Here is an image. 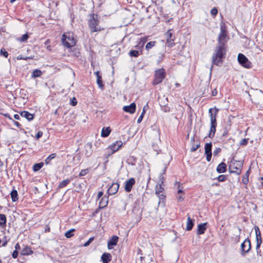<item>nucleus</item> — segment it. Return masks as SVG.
<instances>
[{"label":"nucleus","mask_w":263,"mask_h":263,"mask_svg":"<svg viewBox=\"0 0 263 263\" xmlns=\"http://www.w3.org/2000/svg\"><path fill=\"white\" fill-rule=\"evenodd\" d=\"M229 39L226 27L224 25H221L220 32L218 37V43L212 56L213 64L219 66L222 64V59L224 58L226 54V44Z\"/></svg>","instance_id":"nucleus-1"},{"label":"nucleus","mask_w":263,"mask_h":263,"mask_svg":"<svg viewBox=\"0 0 263 263\" xmlns=\"http://www.w3.org/2000/svg\"><path fill=\"white\" fill-rule=\"evenodd\" d=\"M77 40L76 36L72 32L67 33V48H68V56H72L74 57H78L80 55L79 49L77 47H73L76 45Z\"/></svg>","instance_id":"nucleus-2"},{"label":"nucleus","mask_w":263,"mask_h":263,"mask_svg":"<svg viewBox=\"0 0 263 263\" xmlns=\"http://www.w3.org/2000/svg\"><path fill=\"white\" fill-rule=\"evenodd\" d=\"M99 16L97 14H92L89 15L88 26L91 32L100 31L103 29L99 26Z\"/></svg>","instance_id":"nucleus-3"},{"label":"nucleus","mask_w":263,"mask_h":263,"mask_svg":"<svg viewBox=\"0 0 263 263\" xmlns=\"http://www.w3.org/2000/svg\"><path fill=\"white\" fill-rule=\"evenodd\" d=\"M165 70L162 68L155 71V79L153 82L154 85L161 83L165 77Z\"/></svg>","instance_id":"nucleus-4"},{"label":"nucleus","mask_w":263,"mask_h":263,"mask_svg":"<svg viewBox=\"0 0 263 263\" xmlns=\"http://www.w3.org/2000/svg\"><path fill=\"white\" fill-rule=\"evenodd\" d=\"M242 165L243 163L241 161H232L231 164L229 167L230 172L239 175L241 173V169Z\"/></svg>","instance_id":"nucleus-5"},{"label":"nucleus","mask_w":263,"mask_h":263,"mask_svg":"<svg viewBox=\"0 0 263 263\" xmlns=\"http://www.w3.org/2000/svg\"><path fill=\"white\" fill-rule=\"evenodd\" d=\"M237 59L239 63L243 67L246 68H250L252 67V63L243 54L239 53Z\"/></svg>","instance_id":"nucleus-6"},{"label":"nucleus","mask_w":263,"mask_h":263,"mask_svg":"<svg viewBox=\"0 0 263 263\" xmlns=\"http://www.w3.org/2000/svg\"><path fill=\"white\" fill-rule=\"evenodd\" d=\"M160 179L161 180V183L157 184L155 188V193L157 195L159 199L163 200L165 198V196L163 194H162L164 190L162 186V184L163 183L164 180V178L162 176V174H161L160 176Z\"/></svg>","instance_id":"nucleus-7"},{"label":"nucleus","mask_w":263,"mask_h":263,"mask_svg":"<svg viewBox=\"0 0 263 263\" xmlns=\"http://www.w3.org/2000/svg\"><path fill=\"white\" fill-rule=\"evenodd\" d=\"M251 247L250 240L248 238L246 239L241 245V254L242 256H245L251 249Z\"/></svg>","instance_id":"nucleus-8"},{"label":"nucleus","mask_w":263,"mask_h":263,"mask_svg":"<svg viewBox=\"0 0 263 263\" xmlns=\"http://www.w3.org/2000/svg\"><path fill=\"white\" fill-rule=\"evenodd\" d=\"M212 144L211 142L205 143L204 146V153L206 155V159L208 162H210L211 160L212 155Z\"/></svg>","instance_id":"nucleus-9"},{"label":"nucleus","mask_w":263,"mask_h":263,"mask_svg":"<svg viewBox=\"0 0 263 263\" xmlns=\"http://www.w3.org/2000/svg\"><path fill=\"white\" fill-rule=\"evenodd\" d=\"M254 230H255V232L256 240V250H257V249H259V248L262 243L261 232H260L259 227L258 226H255Z\"/></svg>","instance_id":"nucleus-10"},{"label":"nucleus","mask_w":263,"mask_h":263,"mask_svg":"<svg viewBox=\"0 0 263 263\" xmlns=\"http://www.w3.org/2000/svg\"><path fill=\"white\" fill-rule=\"evenodd\" d=\"M219 109L216 107L214 108H211L209 109V113L210 117V123L217 122L216 117L217 116Z\"/></svg>","instance_id":"nucleus-11"},{"label":"nucleus","mask_w":263,"mask_h":263,"mask_svg":"<svg viewBox=\"0 0 263 263\" xmlns=\"http://www.w3.org/2000/svg\"><path fill=\"white\" fill-rule=\"evenodd\" d=\"M123 143L121 141H117L115 143L112 144L108 148L107 150H110L111 153L113 154L119 149L122 146Z\"/></svg>","instance_id":"nucleus-12"},{"label":"nucleus","mask_w":263,"mask_h":263,"mask_svg":"<svg viewBox=\"0 0 263 263\" xmlns=\"http://www.w3.org/2000/svg\"><path fill=\"white\" fill-rule=\"evenodd\" d=\"M135 180L134 178H130L125 182L124 190L126 192L131 191L133 186L135 183Z\"/></svg>","instance_id":"nucleus-13"},{"label":"nucleus","mask_w":263,"mask_h":263,"mask_svg":"<svg viewBox=\"0 0 263 263\" xmlns=\"http://www.w3.org/2000/svg\"><path fill=\"white\" fill-rule=\"evenodd\" d=\"M172 32L171 30H168L165 33V36L166 38V44L168 47H171L175 45L174 40L172 39Z\"/></svg>","instance_id":"nucleus-14"},{"label":"nucleus","mask_w":263,"mask_h":263,"mask_svg":"<svg viewBox=\"0 0 263 263\" xmlns=\"http://www.w3.org/2000/svg\"><path fill=\"white\" fill-rule=\"evenodd\" d=\"M119 188V184L118 183H114L108 189L107 193L109 195H115L118 191Z\"/></svg>","instance_id":"nucleus-15"},{"label":"nucleus","mask_w":263,"mask_h":263,"mask_svg":"<svg viewBox=\"0 0 263 263\" xmlns=\"http://www.w3.org/2000/svg\"><path fill=\"white\" fill-rule=\"evenodd\" d=\"M136 105L135 103H131L129 105L124 106L123 107V110L126 112L133 114L136 111Z\"/></svg>","instance_id":"nucleus-16"},{"label":"nucleus","mask_w":263,"mask_h":263,"mask_svg":"<svg viewBox=\"0 0 263 263\" xmlns=\"http://www.w3.org/2000/svg\"><path fill=\"white\" fill-rule=\"evenodd\" d=\"M119 237L116 235L112 236L109 240L107 243V247L108 249H111L112 246H115L117 244Z\"/></svg>","instance_id":"nucleus-17"},{"label":"nucleus","mask_w":263,"mask_h":263,"mask_svg":"<svg viewBox=\"0 0 263 263\" xmlns=\"http://www.w3.org/2000/svg\"><path fill=\"white\" fill-rule=\"evenodd\" d=\"M111 258L112 257L110 253H104L102 254L101 259L103 263H108L111 261Z\"/></svg>","instance_id":"nucleus-18"},{"label":"nucleus","mask_w":263,"mask_h":263,"mask_svg":"<svg viewBox=\"0 0 263 263\" xmlns=\"http://www.w3.org/2000/svg\"><path fill=\"white\" fill-rule=\"evenodd\" d=\"M211 127L209 137L212 138L214 137L216 132V127L217 126V122L210 123Z\"/></svg>","instance_id":"nucleus-19"},{"label":"nucleus","mask_w":263,"mask_h":263,"mask_svg":"<svg viewBox=\"0 0 263 263\" xmlns=\"http://www.w3.org/2000/svg\"><path fill=\"white\" fill-rule=\"evenodd\" d=\"M33 253V251L29 247L25 246L21 251V255H29Z\"/></svg>","instance_id":"nucleus-20"},{"label":"nucleus","mask_w":263,"mask_h":263,"mask_svg":"<svg viewBox=\"0 0 263 263\" xmlns=\"http://www.w3.org/2000/svg\"><path fill=\"white\" fill-rule=\"evenodd\" d=\"M206 223H200L198 226V229L197 231V234L198 235L202 234L204 233L206 230Z\"/></svg>","instance_id":"nucleus-21"},{"label":"nucleus","mask_w":263,"mask_h":263,"mask_svg":"<svg viewBox=\"0 0 263 263\" xmlns=\"http://www.w3.org/2000/svg\"><path fill=\"white\" fill-rule=\"evenodd\" d=\"M217 172L218 173H222L226 171L227 165L224 162L220 163L217 167Z\"/></svg>","instance_id":"nucleus-22"},{"label":"nucleus","mask_w":263,"mask_h":263,"mask_svg":"<svg viewBox=\"0 0 263 263\" xmlns=\"http://www.w3.org/2000/svg\"><path fill=\"white\" fill-rule=\"evenodd\" d=\"M194 220L191 218L190 216H188L187 219L186 227L185 230L186 231H190L193 227Z\"/></svg>","instance_id":"nucleus-23"},{"label":"nucleus","mask_w":263,"mask_h":263,"mask_svg":"<svg viewBox=\"0 0 263 263\" xmlns=\"http://www.w3.org/2000/svg\"><path fill=\"white\" fill-rule=\"evenodd\" d=\"M21 116L25 118L28 121H31L33 119V115L26 111H22L21 113Z\"/></svg>","instance_id":"nucleus-24"},{"label":"nucleus","mask_w":263,"mask_h":263,"mask_svg":"<svg viewBox=\"0 0 263 263\" xmlns=\"http://www.w3.org/2000/svg\"><path fill=\"white\" fill-rule=\"evenodd\" d=\"M108 204V198L104 196L102 198L99 202V207L100 209L104 208Z\"/></svg>","instance_id":"nucleus-25"},{"label":"nucleus","mask_w":263,"mask_h":263,"mask_svg":"<svg viewBox=\"0 0 263 263\" xmlns=\"http://www.w3.org/2000/svg\"><path fill=\"white\" fill-rule=\"evenodd\" d=\"M92 145L91 143H87L85 145V149L86 151L85 155L87 157L89 156L92 152Z\"/></svg>","instance_id":"nucleus-26"},{"label":"nucleus","mask_w":263,"mask_h":263,"mask_svg":"<svg viewBox=\"0 0 263 263\" xmlns=\"http://www.w3.org/2000/svg\"><path fill=\"white\" fill-rule=\"evenodd\" d=\"M111 132V129L109 127H103L101 132V136L102 137H107L109 136Z\"/></svg>","instance_id":"nucleus-27"},{"label":"nucleus","mask_w":263,"mask_h":263,"mask_svg":"<svg viewBox=\"0 0 263 263\" xmlns=\"http://www.w3.org/2000/svg\"><path fill=\"white\" fill-rule=\"evenodd\" d=\"M10 195H11V199H12V201L15 202L16 200H17L18 194H17V192L16 190H12L10 193Z\"/></svg>","instance_id":"nucleus-28"},{"label":"nucleus","mask_w":263,"mask_h":263,"mask_svg":"<svg viewBox=\"0 0 263 263\" xmlns=\"http://www.w3.org/2000/svg\"><path fill=\"white\" fill-rule=\"evenodd\" d=\"M42 74V72L40 69H35L33 71L31 74V77L32 78H35L40 77Z\"/></svg>","instance_id":"nucleus-29"},{"label":"nucleus","mask_w":263,"mask_h":263,"mask_svg":"<svg viewBox=\"0 0 263 263\" xmlns=\"http://www.w3.org/2000/svg\"><path fill=\"white\" fill-rule=\"evenodd\" d=\"M249 171H248L242 177V182L245 185H247L249 182Z\"/></svg>","instance_id":"nucleus-30"},{"label":"nucleus","mask_w":263,"mask_h":263,"mask_svg":"<svg viewBox=\"0 0 263 263\" xmlns=\"http://www.w3.org/2000/svg\"><path fill=\"white\" fill-rule=\"evenodd\" d=\"M182 184L180 183L179 182H176L175 183V186H177L178 188L177 193L178 194H183L182 187L181 186Z\"/></svg>","instance_id":"nucleus-31"},{"label":"nucleus","mask_w":263,"mask_h":263,"mask_svg":"<svg viewBox=\"0 0 263 263\" xmlns=\"http://www.w3.org/2000/svg\"><path fill=\"white\" fill-rule=\"evenodd\" d=\"M97 83L99 88H100L101 89L103 88L104 85H103V82L102 81V77L101 76H98V78H97Z\"/></svg>","instance_id":"nucleus-32"},{"label":"nucleus","mask_w":263,"mask_h":263,"mask_svg":"<svg viewBox=\"0 0 263 263\" xmlns=\"http://www.w3.org/2000/svg\"><path fill=\"white\" fill-rule=\"evenodd\" d=\"M43 166V163H39L35 164L33 166V170L34 172L40 170Z\"/></svg>","instance_id":"nucleus-33"},{"label":"nucleus","mask_w":263,"mask_h":263,"mask_svg":"<svg viewBox=\"0 0 263 263\" xmlns=\"http://www.w3.org/2000/svg\"><path fill=\"white\" fill-rule=\"evenodd\" d=\"M160 105L161 107V109L163 111H164L165 112L170 111V108L169 107H168L167 106H166L165 103L162 104V102H161L160 103Z\"/></svg>","instance_id":"nucleus-34"},{"label":"nucleus","mask_w":263,"mask_h":263,"mask_svg":"<svg viewBox=\"0 0 263 263\" xmlns=\"http://www.w3.org/2000/svg\"><path fill=\"white\" fill-rule=\"evenodd\" d=\"M156 44V41H151V42H148L146 46H145V48L147 50H149V49H151L152 47H153L154 46H155Z\"/></svg>","instance_id":"nucleus-35"},{"label":"nucleus","mask_w":263,"mask_h":263,"mask_svg":"<svg viewBox=\"0 0 263 263\" xmlns=\"http://www.w3.org/2000/svg\"><path fill=\"white\" fill-rule=\"evenodd\" d=\"M29 38L28 34L26 33L23 34L20 38L18 39L17 40L21 42H26Z\"/></svg>","instance_id":"nucleus-36"},{"label":"nucleus","mask_w":263,"mask_h":263,"mask_svg":"<svg viewBox=\"0 0 263 263\" xmlns=\"http://www.w3.org/2000/svg\"><path fill=\"white\" fill-rule=\"evenodd\" d=\"M129 55L130 57H138V55H139V52L138 50H130L129 52Z\"/></svg>","instance_id":"nucleus-37"},{"label":"nucleus","mask_w":263,"mask_h":263,"mask_svg":"<svg viewBox=\"0 0 263 263\" xmlns=\"http://www.w3.org/2000/svg\"><path fill=\"white\" fill-rule=\"evenodd\" d=\"M6 218L4 214H0V224L3 225L6 223Z\"/></svg>","instance_id":"nucleus-38"},{"label":"nucleus","mask_w":263,"mask_h":263,"mask_svg":"<svg viewBox=\"0 0 263 263\" xmlns=\"http://www.w3.org/2000/svg\"><path fill=\"white\" fill-rule=\"evenodd\" d=\"M55 157V154H52L50 155H49L45 160V162L46 164H48L51 160L53 159Z\"/></svg>","instance_id":"nucleus-39"},{"label":"nucleus","mask_w":263,"mask_h":263,"mask_svg":"<svg viewBox=\"0 0 263 263\" xmlns=\"http://www.w3.org/2000/svg\"><path fill=\"white\" fill-rule=\"evenodd\" d=\"M76 230L74 229H71L67 231V238H70L73 236V233Z\"/></svg>","instance_id":"nucleus-40"},{"label":"nucleus","mask_w":263,"mask_h":263,"mask_svg":"<svg viewBox=\"0 0 263 263\" xmlns=\"http://www.w3.org/2000/svg\"><path fill=\"white\" fill-rule=\"evenodd\" d=\"M89 168H86L82 170L79 173L80 176H84L89 172Z\"/></svg>","instance_id":"nucleus-41"},{"label":"nucleus","mask_w":263,"mask_h":263,"mask_svg":"<svg viewBox=\"0 0 263 263\" xmlns=\"http://www.w3.org/2000/svg\"><path fill=\"white\" fill-rule=\"evenodd\" d=\"M69 104L73 106H74L77 104V101L75 97L70 98Z\"/></svg>","instance_id":"nucleus-42"},{"label":"nucleus","mask_w":263,"mask_h":263,"mask_svg":"<svg viewBox=\"0 0 263 263\" xmlns=\"http://www.w3.org/2000/svg\"><path fill=\"white\" fill-rule=\"evenodd\" d=\"M226 179L227 177L224 175H220L217 177V180L220 182L224 181Z\"/></svg>","instance_id":"nucleus-43"},{"label":"nucleus","mask_w":263,"mask_h":263,"mask_svg":"<svg viewBox=\"0 0 263 263\" xmlns=\"http://www.w3.org/2000/svg\"><path fill=\"white\" fill-rule=\"evenodd\" d=\"M221 152V148L217 147L213 152V155L214 156H217Z\"/></svg>","instance_id":"nucleus-44"},{"label":"nucleus","mask_w":263,"mask_h":263,"mask_svg":"<svg viewBox=\"0 0 263 263\" xmlns=\"http://www.w3.org/2000/svg\"><path fill=\"white\" fill-rule=\"evenodd\" d=\"M249 139H243L240 142V144L241 145H246L248 143Z\"/></svg>","instance_id":"nucleus-45"},{"label":"nucleus","mask_w":263,"mask_h":263,"mask_svg":"<svg viewBox=\"0 0 263 263\" xmlns=\"http://www.w3.org/2000/svg\"><path fill=\"white\" fill-rule=\"evenodd\" d=\"M217 13L218 11L216 8H214L211 10V15L214 16V17L217 15Z\"/></svg>","instance_id":"nucleus-46"},{"label":"nucleus","mask_w":263,"mask_h":263,"mask_svg":"<svg viewBox=\"0 0 263 263\" xmlns=\"http://www.w3.org/2000/svg\"><path fill=\"white\" fill-rule=\"evenodd\" d=\"M33 59V57H23L22 55H18L17 57V60H27V59Z\"/></svg>","instance_id":"nucleus-47"},{"label":"nucleus","mask_w":263,"mask_h":263,"mask_svg":"<svg viewBox=\"0 0 263 263\" xmlns=\"http://www.w3.org/2000/svg\"><path fill=\"white\" fill-rule=\"evenodd\" d=\"M94 238L93 237H90L87 241H86L84 244V247H87L89 245V244L93 240Z\"/></svg>","instance_id":"nucleus-48"},{"label":"nucleus","mask_w":263,"mask_h":263,"mask_svg":"<svg viewBox=\"0 0 263 263\" xmlns=\"http://www.w3.org/2000/svg\"><path fill=\"white\" fill-rule=\"evenodd\" d=\"M199 144L193 145L191 149V151L192 152H195L197 149V148L199 147Z\"/></svg>","instance_id":"nucleus-49"},{"label":"nucleus","mask_w":263,"mask_h":263,"mask_svg":"<svg viewBox=\"0 0 263 263\" xmlns=\"http://www.w3.org/2000/svg\"><path fill=\"white\" fill-rule=\"evenodd\" d=\"M162 102V103H165L166 104V105H167V99L166 98H165V97H163L161 99H160V101H159V103L160 102Z\"/></svg>","instance_id":"nucleus-50"},{"label":"nucleus","mask_w":263,"mask_h":263,"mask_svg":"<svg viewBox=\"0 0 263 263\" xmlns=\"http://www.w3.org/2000/svg\"><path fill=\"white\" fill-rule=\"evenodd\" d=\"M67 72H68L69 74H71L73 77H74V72L73 71L71 68H68V69H67Z\"/></svg>","instance_id":"nucleus-51"},{"label":"nucleus","mask_w":263,"mask_h":263,"mask_svg":"<svg viewBox=\"0 0 263 263\" xmlns=\"http://www.w3.org/2000/svg\"><path fill=\"white\" fill-rule=\"evenodd\" d=\"M177 199L179 202H180L184 200V197L182 195L179 194V195L177 196Z\"/></svg>","instance_id":"nucleus-52"},{"label":"nucleus","mask_w":263,"mask_h":263,"mask_svg":"<svg viewBox=\"0 0 263 263\" xmlns=\"http://www.w3.org/2000/svg\"><path fill=\"white\" fill-rule=\"evenodd\" d=\"M18 254V252L16 250H15L13 252L12 256L13 258H16L17 257Z\"/></svg>","instance_id":"nucleus-53"},{"label":"nucleus","mask_w":263,"mask_h":263,"mask_svg":"<svg viewBox=\"0 0 263 263\" xmlns=\"http://www.w3.org/2000/svg\"><path fill=\"white\" fill-rule=\"evenodd\" d=\"M66 39V35L65 33H64L62 35V42L63 45L65 46H66V42H65V40Z\"/></svg>","instance_id":"nucleus-54"},{"label":"nucleus","mask_w":263,"mask_h":263,"mask_svg":"<svg viewBox=\"0 0 263 263\" xmlns=\"http://www.w3.org/2000/svg\"><path fill=\"white\" fill-rule=\"evenodd\" d=\"M43 136V132L41 131L38 132L36 135V139H39L40 137H41Z\"/></svg>","instance_id":"nucleus-55"},{"label":"nucleus","mask_w":263,"mask_h":263,"mask_svg":"<svg viewBox=\"0 0 263 263\" xmlns=\"http://www.w3.org/2000/svg\"><path fill=\"white\" fill-rule=\"evenodd\" d=\"M143 116H144L143 115H142V114L140 115V116L139 117V118L137 120L138 123H140L141 122L142 120H143Z\"/></svg>","instance_id":"nucleus-56"},{"label":"nucleus","mask_w":263,"mask_h":263,"mask_svg":"<svg viewBox=\"0 0 263 263\" xmlns=\"http://www.w3.org/2000/svg\"><path fill=\"white\" fill-rule=\"evenodd\" d=\"M147 108H148V105L147 104L144 105V107H143V110H142V112L141 114L144 115L145 114L146 110L147 109Z\"/></svg>","instance_id":"nucleus-57"},{"label":"nucleus","mask_w":263,"mask_h":263,"mask_svg":"<svg viewBox=\"0 0 263 263\" xmlns=\"http://www.w3.org/2000/svg\"><path fill=\"white\" fill-rule=\"evenodd\" d=\"M65 186H66V181L63 180L62 182L60 183V184H59V186L60 187H63Z\"/></svg>","instance_id":"nucleus-58"},{"label":"nucleus","mask_w":263,"mask_h":263,"mask_svg":"<svg viewBox=\"0 0 263 263\" xmlns=\"http://www.w3.org/2000/svg\"><path fill=\"white\" fill-rule=\"evenodd\" d=\"M1 53H3V54L4 55L5 57L7 58L8 55V53L7 51H3V49H1Z\"/></svg>","instance_id":"nucleus-59"},{"label":"nucleus","mask_w":263,"mask_h":263,"mask_svg":"<svg viewBox=\"0 0 263 263\" xmlns=\"http://www.w3.org/2000/svg\"><path fill=\"white\" fill-rule=\"evenodd\" d=\"M217 93V91L216 89H214L212 92V95L213 96H215Z\"/></svg>","instance_id":"nucleus-60"},{"label":"nucleus","mask_w":263,"mask_h":263,"mask_svg":"<svg viewBox=\"0 0 263 263\" xmlns=\"http://www.w3.org/2000/svg\"><path fill=\"white\" fill-rule=\"evenodd\" d=\"M20 116H21V115H17V114H15L14 115V118L16 119V120H20Z\"/></svg>","instance_id":"nucleus-61"},{"label":"nucleus","mask_w":263,"mask_h":263,"mask_svg":"<svg viewBox=\"0 0 263 263\" xmlns=\"http://www.w3.org/2000/svg\"><path fill=\"white\" fill-rule=\"evenodd\" d=\"M15 250H16V251H17V250H19L20 249V246L18 243L15 245Z\"/></svg>","instance_id":"nucleus-62"},{"label":"nucleus","mask_w":263,"mask_h":263,"mask_svg":"<svg viewBox=\"0 0 263 263\" xmlns=\"http://www.w3.org/2000/svg\"><path fill=\"white\" fill-rule=\"evenodd\" d=\"M103 194V193L102 192H99L98 194V198H101Z\"/></svg>","instance_id":"nucleus-63"},{"label":"nucleus","mask_w":263,"mask_h":263,"mask_svg":"<svg viewBox=\"0 0 263 263\" xmlns=\"http://www.w3.org/2000/svg\"><path fill=\"white\" fill-rule=\"evenodd\" d=\"M14 124L18 127L21 126V124L17 121H13Z\"/></svg>","instance_id":"nucleus-64"}]
</instances>
